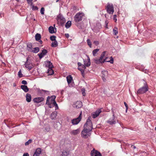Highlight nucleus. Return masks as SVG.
Here are the masks:
<instances>
[{
  "label": "nucleus",
  "instance_id": "f257e3e1",
  "mask_svg": "<svg viewBox=\"0 0 156 156\" xmlns=\"http://www.w3.org/2000/svg\"><path fill=\"white\" fill-rule=\"evenodd\" d=\"M93 129V125L89 117L87 119V121L83 126V129L81 132V136L85 138H87L90 136L89 132Z\"/></svg>",
  "mask_w": 156,
  "mask_h": 156
},
{
  "label": "nucleus",
  "instance_id": "f03ea898",
  "mask_svg": "<svg viewBox=\"0 0 156 156\" xmlns=\"http://www.w3.org/2000/svg\"><path fill=\"white\" fill-rule=\"evenodd\" d=\"M106 51H103L101 54V56L99 59H95L94 62H95L97 64H98L100 63H103L105 62H110V63L112 64L113 63V59L112 57H110L111 59L110 60L108 61L107 59L108 58H106L105 59H104V58L106 54Z\"/></svg>",
  "mask_w": 156,
  "mask_h": 156
},
{
  "label": "nucleus",
  "instance_id": "7ed1b4c3",
  "mask_svg": "<svg viewBox=\"0 0 156 156\" xmlns=\"http://www.w3.org/2000/svg\"><path fill=\"white\" fill-rule=\"evenodd\" d=\"M84 16V14L82 12H79L76 13L74 17V20L76 22H78L81 21L83 17Z\"/></svg>",
  "mask_w": 156,
  "mask_h": 156
},
{
  "label": "nucleus",
  "instance_id": "20e7f679",
  "mask_svg": "<svg viewBox=\"0 0 156 156\" xmlns=\"http://www.w3.org/2000/svg\"><path fill=\"white\" fill-rule=\"evenodd\" d=\"M105 9L109 14H112L114 12V7L112 4L108 3L106 6Z\"/></svg>",
  "mask_w": 156,
  "mask_h": 156
},
{
  "label": "nucleus",
  "instance_id": "39448f33",
  "mask_svg": "<svg viewBox=\"0 0 156 156\" xmlns=\"http://www.w3.org/2000/svg\"><path fill=\"white\" fill-rule=\"evenodd\" d=\"M148 90V87L146 83H144V86L139 89L137 91L138 94H142L145 93Z\"/></svg>",
  "mask_w": 156,
  "mask_h": 156
},
{
  "label": "nucleus",
  "instance_id": "423d86ee",
  "mask_svg": "<svg viewBox=\"0 0 156 156\" xmlns=\"http://www.w3.org/2000/svg\"><path fill=\"white\" fill-rule=\"evenodd\" d=\"M81 118L82 113L81 112L78 118L71 120V122L72 125H75L77 124L81 121Z\"/></svg>",
  "mask_w": 156,
  "mask_h": 156
},
{
  "label": "nucleus",
  "instance_id": "0eeeda50",
  "mask_svg": "<svg viewBox=\"0 0 156 156\" xmlns=\"http://www.w3.org/2000/svg\"><path fill=\"white\" fill-rule=\"evenodd\" d=\"M78 69L81 72L82 75L83 77L84 75V70L86 67L85 65L81 64L80 62L78 63Z\"/></svg>",
  "mask_w": 156,
  "mask_h": 156
},
{
  "label": "nucleus",
  "instance_id": "6e6552de",
  "mask_svg": "<svg viewBox=\"0 0 156 156\" xmlns=\"http://www.w3.org/2000/svg\"><path fill=\"white\" fill-rule=\"evenodd\" d=\"M57 21L61 25H62L66 22V20L63 16L60 14L57 16Z\"/></svg>",
  "mask_w": 156,
  "mask_h": 156
},
{
  "label": "nucleus",
  "instance_id": "1a4fd4ad",
  "mask_svg": "<svg viewBox=\"0 0 156 156\" xmlns=\"http://www.w3.org/2000/svg\"><path fill=\"white\" fill-rule=\"evenodd\" d=\"M115 112L112 111V117L107 121V122L111 125L115 124L116 123L115 120Z\"/></svg>",
  "mask_w": 156,
  "mask_h": 156
},
{
  "label": "nucleus",
  "instance_id": "9d476101",
  "mask_svg": "<svg viewBox=\"0 0 156 156\" xmlns=\"http://www.w3.org/2000/svg\"><path fill=\"white\" fill-rule=\"evenodd\" d=\"M91 156H102L101 154L97 150L93 149L90 152Z\"/></svg>",
  "mask_w": 156,
  "mask_h": 156
},
{
  "label": "nucleus",
  "instance_id": "9b49d317",
  "mask_svg": "<svg viewBox=\"0 0 156 156\" xmlns=\"http://www.w3.org/2000/svg\"><path fill=\"white\" fill-rule=\"evenodd\" d=\"M73 106L76 108H80L82 106V103L80 101H77L73 105Z\"/></svg>",
  "mask_w": 156,
  "mask_h": 156
},
{
  "label": "nucleus",
  "instance_id": "f8f14e48",
  "mask_svg": "<svg viewBox=\"0 0 156 156\" xmlns=\"http://www.w3.org/2000/svg\"><path fill=\"white\" fill-rule=\"evenodd\" d=\"M44 100V98L42 97L36 98L33 99V101L34 103H38L43 101Z\"/></svg>",
  "mask_w": 156,
  "mask_h": 156
},
{
  "label": "nucleus",
  "instance_id": "ddd939ff",
  "mask_svg": "<svg viewBox=\"0 0 156 156\" xmlns=\"http://www.w3.org/2000/svg\"><path fill=\"white\" fill-rule=\"evenodd\" d=\"M101 110L100 109H98L95 112L93 113L92 117L94 119L98 117L99 114L101 112Z\"/></svg>",
  "mask_w": 156,
  "mask_h": 156
},
{
  "label": "nucleus",
  "instance_id": "4468645a",
  "mask_svg": "<svg viewBox=\"0 0 156 156\" xmlns=\"http://www.w3.org/2000/svg\"><path fill=\"white\" fill-rule=\"evenodd\" d=\"M47 53V51L46 50L44 49L41 52L38 54V56L40 59H41L44 55H45Z\"/></svg>",
  "mask_w": 156,
  "mask_h": 156
},
{
  "label": "nucleus",
  "instance_id": "2eb2a0df",
  "mask_svg": "<svg viewBox=\"0 0 156 156\" xmlns=\"http://www.w3.org/2000/svg\"><path fill=\"white\" fill-rule=\"evenodd\" d=\"M41 149L40 148L36 149L33 156H39L41 153Z\"/></svg>",
  "mask_w": 156,
  "mask_h": 156
},
{
  "label": "nucleus",
  "instance_id": "dca6fc26",
  "mask_svg": "<svg viewBox=\"0 0 156 156\" xmlns=\"http://www.w3.org/2000/svg\"><path fill=\"white\" fill-rule=\"evenodd\" d=\"M41 38V36L40 34L37 33V34L35 36V38L36 41H38L40 40L39 42L41 44H42V41L41 40H40V39Z\"/></svg>",
  "mask_w": 156,
  "mask_h": 156
},
{
  "label": "nucleus",
  "instance_id": "f3484780",
  "mask_svg": "<svg viewBox=\"0 0 156 156\" xmlns=\"http://www.w3.org/2000/svg\"><path fill=\"white\" fill-rule=\"evenodd\" d=\"M26 100L28 102H30L31 100V96L30 94H27L26 95Z\"/></svg>",
  "mask_w": 156,
  "mask_h": 156
},
{
  "label": "nucleus",
  "instance_id": "a211bd4d",
  "mask_svg": "<svg viewBox=\"0 0 156 156\" xmlns=\"http://www.w3.org/2000/svg\"><path fill=\"white\" fill-rule=\"evenodd\" d=\"M67 80L68 84L70 83L73 80V77L70 75H69L66 77Z\"/></svg>",
  "mask_w": 156,
  "mask_h": 156
},
{
  "label": "nucleus",
  "instance_id": "6ab92c4d",
  "mask_svg": "<svg viewBox=\"0 0 156 156\" xmlns=\"http://www.w3.org/2000/svg\"><path fill=\"white\" fill-rule=\"evenodd\" d=\"M21 88L26 92H27L29 91L28 87L27 86L25 85H22L21 86Z\"/></svg>",
  "mask_w": 156,
  "mask_h": 156
},
{
  "label": "nucleus",
  "instance_id": "aec40b11",
  "mask_svg": "<svg viewBox=\"0 0 156 156\" xmlns=\"http://www.w3.org/2000/svg\"><path fill=\"white\" fill-rule=\"evenodd\" d=\"M80 130L79 129H77L76 130H73L71 131L70 133L71 134L76 135L80 133Z\"/></svg>",
  "mask_w": 156,
  "mask_h": 156
},
{
  "label": "nucleus",
  "instance_id": "412c9836",
  "mask_svg": "<svg viewBox=\"0 0 156 156\" xmlns=\"http://www.w3.org/2000/svg\"><path fill=\"white\" fill-rule=\"evenodd\" d=\"M57 112H52L51 115V118L52 119H53L56 118L57 115Z\"/></svg>",
  "mask_w": 156,
  "mask_h": 156
},
{
  "label": "nucleus",
  "instance_id": "4be33fe9",
  "mask_svg": "<svg viewBox=\"0 0 156 156\" xmlns=\"http://www.w3.org/2000/svg\"><path fill=\"white\" fill-rule=\"evenodd\" d=\"M25 67L28 69L29 70L31 69L33 67L32 65L31 64H28L26 63L25 64Z\"/></svg>",
  "mask_w": 156,
  "mask_h": 156
},
{
  "label": "nucleus",
  "instance_id": "5701e85b",
  "mask_svg": "<svg viewBox=\"0 0 156 156\" xmlns=\"http://www.w3.org/2000/svg\"><path fill=\"white\" fill-rule=\"evenodd\" d=\"M46 64H47L46 65V66L48 67L49 68H52L53 67L52 63L50 61H47Z\"/></svg>",
  "mask_w": 156,
  "mask_h": 156
},
{
  "label": "nucleus",
  "instance_id": "b1692460",
  "mask_svg": "<svg viewBox=\"0 0 156 156\" xmlns=\"http://www.w3.org/2000/svg\"><path fill=\"white\" fill-rule=\"evenodd\" d=\"M69 153V151H67L66 150H63L62 152V156H68Z\"/></svg>",
  "mask_w": 156,
  "mask_h": 156
},
{
  "label": "nucleus",
  "instance_id": "393cba45",
  "mask_svg": "<svg viewBox=\"0 0 156 156\" xmlns=\"http://www.w3.org/2000/svg\"><path fill=\"white\" fill-rule=\"evenodd\" d=\"M27 46L29 51H32V49H33V48L32 47V44L31 43H29L27 44Z\"/></svg>",
  "mask_w": 156,
  "mask_h": 156
},
{
  "label": "nucleus",
  "instance_id": "a878e982",
  "mask_svg": "<svg viewBox=\"0 0 156 156\" xmlns=\"http://www.w3.org/2000/svg\"><path fill=\"white\" fill-rule=\"evenodd\" d=\"M71 25V22L70 21H68L65 24V27L67 28H69Z\"/></svg>",
  "mask_w": 156,
  "mask_h": 156
},
{
  "label": "nucleus",
  "instance_id": "bb28decb",
  "mask_svg": "<svg viewBox=\"0 0 156 156\" xmlns=\"http://www.w3.org/2000/svg\"><path fill=\"white\" fill-rule=\"evenodd\" d=\"M84 65H85V66H86L87 67L89 66L90 64V59L89 58V59L88 60V62H87V61H84Z\"/></svg>",
  "mask_w": 156,
  "mask_h": 156
},
{
  "label": "nucleus",
  "instance_id": "cd10ccee",
  "mask_svg": "<svg viewBox=\"0 0 156 156\" xmlns=\"http://www.w3.org/2000/svg\"><path fill=\"white\" fill-rule=\"evenodd\" d=\"M49 32L51 34L55 32L54 28L52 26H50L48 29Z\"/></svg>",
  "mask_w": 156,
  "mask_h": 156
},
{
  "label": "nucleus",
  "instance_id": "c85d7f7f",
  "mask_svg": "<svg viewBox=\"0 0 156 156\" xmlns=\"http://www.w3.org/2000/svg\"><path fill=\"white\" fill-rule=\"evenodd\" d=\"M52 68H49L48 69V72L49 75H52L54 73V71L52 69Z\"/></svg>",
  "mask_w": 156,
  "mask_h": 156
},
{
  "label": "nucleus",
  "instance_id": "c756f323",
  "mask_svg": "<svg viewBox=\"0 0 156 156\" xmlns=\"http://www.w3.org/2000/svg\"><path fill=\"white\" fill-rule=\"evenodd\" d=\"M39 51V48L38 47H36L33 48L31 51L34 53H37Z\"/></svg>",
  "mask_w": 156,
  "mask_h": 156
},
{
  "label": "nucleus",
  "instance_id": "7c9ffc66",
  "mask_svg": "<svg viewBox=\"0 0 156 156\" xmlns=\"http://www.w3.org/2000/svg\"><path fill=\"white\" fill-rule=\"evenodd\" d=\"M58 44L57 41H55L54 42H52L51 46L52 47H55L58 46Z\"/></svg>",
  "mask_w": 156,
  "mask_h": 156
},
{
  "label": "nucleus",
  "instance_id": "2f4dec72",
  "mask_svg": "<svg viewBox=\"0 0 156 156\" xmlns=\"http://www.w3.org/2000/svg\"><path fill=\"white\" fill-rule=\"evenodd\" d=\"M99 49H98V48L94 50L93 51V52H92V54H93V55L94 56H96V54L99 51Z\"/></svg>",
  "mask_w": 156,
  "mask_h": 156
},
{
  "label": "nucleus",
  "instance_id": "473e14b6",
  "mask_svg": "<svg viewBox=\"0 0 156 156\" xmlns=\"http://www.w3.org/2000/svg\"><path fill=\"white\" fill-rule=\"evenodd\" d=\"M113 34L115 35H116L118 33V29L116 27H115L113 29Z\"/></svg>",
  "mask_w": 156,
  "mask_h": 156
},
{
  "label": "nucleus",
  "instance_id": "72a5a7b5",
  "mask_svg": "<svg viewBox=\"0 0 156 156\" xmlns=\"http://www.w3.org/2000/svg\"><path fill=\"white\" fill-rule=\"evenodd\" d=\"M102 76H106L107 75L108 72L106 71L103 70L102 71Z\"/></svg>",
  "mask_w": 156,
  "mask_h": 156
},
{
  "label": "nucleus",
  "instance_id": "f704fd0d",
  "mask_svg": "<svg viewBox=\"0 0 156 156\" xmlns=\"http://www.w3.org/2000/svg\"><path fill=\"white\" fill-rule=\"evenodd\" d=\"M87 41L88 45L89 46L90 48H91L92 44L90 40L89 39H88L87 40Z\"/></svg>",
  "mask_w": 156,
  "mask_h": 156
},
{
  "label": "nucleus",
  "instance_id": "c9c22d12",
  "mask_svg": "<svg viewBox=\"0 0 156 156\" xmlns=\"http://www.w3.org/2000/svg\"><path fill=\"white\" fill-rule=\"evenodd\" d=\"M56 36H51L50 37V40L52 41H56L55 38H56Z\"/></svg>",
  "mask_w": 156,
  "mask_h": 156
},
{
  "label": "nucleus",
  "instance_id": "e433bc0d",
  "mask_svg": "<svg viewBox=\"0 0 156 156\" xmlns=\"http://www.w3.org/2000/svg\"><path fill=\"white\" fill-rule=\"evenodd\" d=\"M32 141V140L31 139L27 141L25 143V145L26 146L28 145H29V144L31 143Z\"/></svg>",
  "mask_w": 156,
  "mask_h": 156
},
{
  "label": "nucleus",
  "instance_id": "4c0bfd02",
  "mask_svg": "<svg viewBox=\"0 0 156 156\" xmlns=\"http://www.w3.org/2000/svg\"><path fill=\"white\" fill-rule=\"evenodd\" d=\"M18 76L20 78H21L23 77V74L22 73L21 69H20L18 73Z\"/></svg>",
  "mask_w": 156,
  "mask_h": 156
},
{
  "label": "nucleus",
  "instance_id": "58836bf2",
  "mask_svg": "<svg viewBox=\"0 0 156 156\" xmlns=\"http://www.w3.org/2000/svg\"><path fill=\"white\" fill-rule=\"evenodd\" d=\"M44 8L42 7L41 9L40 12L41 14L43 15L44 13Z\"/></svg>",
  "mask_w": 156,
  "mask_h": 156
},
{
  "label": "nucleus",
  "instance_id": "ea45409f",
  "mask_svg": "<svg viewBox=\"0 0 156 156\" xmlns=\"http://www.w3.org/2000/svg\"><path fill=\"white\" fill-rule=\"evenodd\" d=\"M32 9L34 10H37L38 9V8L37 6H34L33 5L32 6Z\"/></svg>",
  "mask_w": 156,
  "mask_h": 156
},
{
  "label": "nucleus",
  "instance_id": "a19ab883",
  "mask_svg": "<svg viewBox=\"0 0 156 156\" xmlns=\"http://www.w3.org/2000/svg\"><path fill=\"white\" fill-rule=\"evenodd\" d=\"M93 43L96 46H97L99 44V42L98 41H94L93 42Z\"/></svg>",
  "mask_w": 156,
  "mask_h": 156
},
{
  "label": "nucleus",
  "instance_id": "79ce46f5",
  "mask_svg": "<svg viewBox=\"0 0 156 156\" xmlns=\"http://www.w3.org/2000/svg\"><path fill=\"white\" fill-rule=\"evenodd\" d=\"M49 100H50V97L49 96H48L47 97V100L46 102V104H48L49 102Z\"/></svg>",
  "mask_w": 156,
  "mask_h": 156
},
{
  "label": "nucleus",
  "instance_id": "37998d69",
  "mask_svg": "<svg viewBox=\"0 0 156 156\" xmlns=\"http://www.w3.org/2000/svg\"><path fill=\"white\" fill-rule=\"evenodd\" d=\"M27 2L28 4H30V5H32V2L33 1V0H27Z\"/></svg>",
  "mask_w": 156,
  "mask_h": 156
},
{
  "label": "nucleus",
  "instance_id": "c03bdc74",
  "mask_svg": "<svg viewBox=\"0 0 156 156\" xmlns=\"http://www.w3.org/2000/svg\"><path fill=\"white\" fill-rule=\"evenodd\" d=\"M51 101H55V99L56 98V97L55 96H54V95L52 96L51 97Z\"/></svg>",
  "mask_w": 156,
  "mask_h": 156
},
{
  "label": "nucleus",
  "instance_id": "a18cd8bd",
  "mask_svg": "<svg viewBox=\"0 0 156 156\" xmlns=\"http://www.w3.org/2000/svg\"><path fill=\"white\" fill-rule=\"evenodd\" d=\"M53 104L56 107H57V108H58V105L56 103V102L55 101H53Z\"/></svg>",
  "mask_w": 156,
  "mask_h": 156
},
{
  "label": "nucleus",
  "instance_id": "49530a36",
  "mask_svg": "<svg viewBox=\"0 0 156 156\" xmlns=\"http://www.w3.org/2000/svg\"><path fill=\"white\" fill-rule=\"evenodd\" d=\"M21 83L22 84H23L24 85H26L27 84V82L25 80L22 81Z\"/></svg>",
  "mask_w": 156,
  "mask_h": 156
},
{
  "label": "nucleus",
  "instance_id": "de8ad7c7",
  "mask_svg": "<svg viewBox=\"0 0 156 156\" xmlns=\"http://www.w3.org/2000/svg\"><path fill=\"white\" fill-rule=\"evenodd\" d=\"M82 94H83V95L84 96H85V91L84 89H82Z\"/></svg>",
  "mask_w": 156,
  "mask_h": 156
},
{
  "label": "nucleus",
  "instance_id": "09e8293b",
  "mask_svg": "<svg viewBox=\"0 0 156 156\" xmlns=\"http://www.w3.org/2000/svg\"><path fill=\"white\" fill-rule=\"evenodd\" d=\"M124 104L125 105V106L126 108V111H127L128 108V106L127 105V104L126 103V102H124Z\"/></svg>",
  "mask_w": 156,
  "mask_h": 156
},
{
  "label": "nucleus",
  "instance_id": "8fccbe9b",
  "mask_svg": "<svg viewBox=\"0 0 156 156\" xmlns=\"http://www.w3.org/2000/svg\"><path fill=\"white\" fill-rule=\"evenodd\" d=\"M105 77L106 76H102V79L104 81H105L106 80V79L105 78Z\"/></svg>",
  "mask_w": 156,
  "mask_h": 156
},
{
  "label": "nucleus",
  "instance_id": "3c124183",
  "mask_svg": "<svg viewBox=\"0 0 156 156\" xmlns=\"http://www.w3.org/2000/svg\"><path fill=\"white\" fill-rule=\"evenodd\" d=\"M116 15H114V20L116 22L117 21L116 18Z\"/></svg>",
  "mask_w": 156,
  "mask_h": 156
},
{
  "label": "nucleus",
  "instance_id": "603ef678",
  "mask_svg": "<svg viewBox=\"0 0 156 156\" xmlns=\"http://www.w3.org/2000/svg\"><path fill=\"white\" fill-rule=\"evenodd\" d=\"M65 35L67 38H68L69 37V35L68 34H65Z\"/></svg>",
  "mask_w": 156,
  "mask_h": 156
},
{
  "label": "nucleus",
  "instance_id": "864d4df0",
  "mask_svg": "<svg viewBox=\"0 0 156 156\" xmlns=\"http://www.w3.org/2000/svg\"><path fill=\"white\" fill-rule=\"evenodd\" d=\"M23 156H29V154L28 153H24Z\"/></svg>",
  "mask_w": 156,
  "mask_h": 156
},
{
  "label": "nucleus",
  "instance_id": "5fc2aeb1",
  "mask_svg": "<svg viewBox=\"0 0 156 156\" xmlns=\"http://www.w3.org/2000/svg\"><path fill=\"white\" fill-rule=\"evenodd\" d=\"M108 23L107 22V21H106L105 22V28H108V27H107V25H108Z\"/></svg>",
  "mask_w": 156,
  "mask_h": 156
},
{
  "label": "nucleus",
  "instance_id": "6e6d98bb",
  "mask_svg": "<svg viewBox=\"0 0 156 156\" xmlns=\"http://www.w3.org/2000/svg\"><path fill=\"white\" fill-rule=\"evenodd\" d=\"M47 105H48V107L50 108H51V104L50 103H49Z\"/></svg>",
  "mask_w": 156,
  "mask_h": 156
},
{
  "label": "nucleus",
  "instance_id": "4d7b16f0",
  "mask_svg": "<svg viewBox=\"0 0 156 156\" xmlns=\"http://www.w3.org/2000/svg\"><path fill=\"white\" fill-rule=\"evenodd\" d=\"M67 118V121L68 122L69 121V118Z\"/></svg>",
  "mask_w": 156,
  "mask_h": 156
},
{
  "label": "nucleus",
  "instance_id": "13d9d810",
  "mask_svg": "<svg viewBox=\"0 0 156 156\" xmlns=\"http://www.w3.org/2000/svg\"><path fill=\"white\" fill-rule=\"evenodd\" d=\"M136 148V146H133V148L134 149H135V148Z\"/></svg>",
  "mask_w": 156,
  "mask_h": 156
},
{
  "label": "nucleus",
  "instance_id": "bf43d9fd",
  "mask_svg": "<svg viewBox=\"0 0 156 156\" xmlns=\"http://www.w3.org/2000/svg\"><path fill=\"white\" fill-rule=\"evenodd\" d=\"M41 91H43L44 92H46V91H45V90H41Z\"/></svg>",
  "mask_w": 156,
  "mask_h": 156
},
{
  "label": "nucleus",
  "instance_id": "052dcab7",
  "mask_svg": "<svg viewBox=\"0 0 156 156\" xmlns=\"http://www.w3.org/2000/svg\"><path fill=\"white\" fill-rule=\"evenodd\" d=\"M16 0V1L18 2H19V0Z\"/></svg>",
  "mask_w": 156,
  "mask_h": 156
},
{
  "label": "nucleus",
  "instance_id": "680f3d73",
  "mask_svg": "<svg viewBox=\"0 0 156 156\" xmlns=\"http://www.w3.org/2000/svg\"><path fill=\"white\" fill-rule=\"evenodd\" d=\"M155 130L156 131V127L155 128Z\"/></svg>",
  "mask_w": 156,
  "mask_h": 156
},
{
  "label": "nucleus",
  "instance_id": "e2e57ef3",
  "mask_svg": "<svg viewBox=\"0 0 156 156\" xmlns=\"http://www.w3.org/2000/svg\"><path fill=\"white\" fill-rule=\"evenodd\" d=\"M58 0H57L56 2H58Z\"/></svg>",
  "mask_w": 156,
  "mask_h": 156
}]
</instances>
